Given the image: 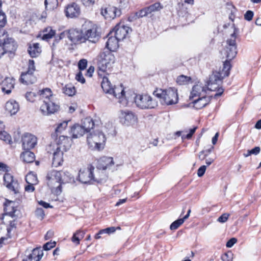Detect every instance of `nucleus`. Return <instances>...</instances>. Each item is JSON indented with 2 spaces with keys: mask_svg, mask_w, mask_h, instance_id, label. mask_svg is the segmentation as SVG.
<instances>
[{
  "mask_svg": "<svg viewBox=\"0 0 261 261\" xmlns=\"http://www.w3.org/2000/svg\"><path fill=\"white\" fill-rule=\"evenodd\" d=\"M223 68L219 71H214L210 76L209 80L206 84V90L210 91H216L217 92L214 95V97L216 98L221 96L223 93L224 90L222 88H219V83H221L223 79L227 76L229 74V70L231 68V65L228 62H224L223 64Z\"/></svg>",
  "mask_w": 261,
  "mask_h": 261,
  "instance_id": "f257e3e1",
  "label": "nucleus"
},
{
  "mask_svg": "<svg viewBox=\"0 0 261 261\" xmlns=\"http://www.w3.org/2000/svg\"><path fill=\"white\" fill-rule=\"evenodd\" d=\"M43 103L40 107V111L43 115H48L57 112L60 108L58 103L55 99L49 88H45L39 91Z\"/></svg>",
  "mask_w": 261,
  "mask_h": 261,
  "instance_id": "f03ea898",
  "label": "nucleus"
},
{
  "mask_svg": "<svg viewBox=\"0 0 261 261\" xmlns=\"http://www.w3.org/2000/svg\"><path fill=\"white\" fill-rule=\"evenodd\" d=\"M72 139L64 135H60L57 141V146L53 153V164L57 167L63 162L64 152L67 151L71 147Z\"/></svg>",
  "mask_w": 261,
  "mask_h": 261,
  "instance_id": "7ed1b4c3",
  "label": "nucleus"
},
{
  "mask_svg": "<svg viewBox=\"0 0 261 261\" xmlns=\"http://www.w3.org/2000/svg\"><path fill=\"white\" fill-rule=\"evenodd\" d=\"M115 61L114 54L110 50H103L98 56V74L103 75V73L108 74V71L112 67Z\"/></svg>",
  "mask_w": 261,
  "mask_h": 261,
  "instance_id": "20e7f679",
  "label": "nucleus"
},
{
  "mask_svg": "<svg viewBox=\"0 0 261 261\" xmlns=\"http://www.w3.org/2000/svg\"><path fill=\"white\" fill-rule=\"evenodd\" d=\"M153 95L160 98L162 104L172 105L178 102V97L177 90L174 88L168 89H156L153 93Z\"/></svg>",
  "mask_w": 261,
  "mask_h": 261,
  "instance_id": "39448f33",
  "label": "nucleus"
},
{
  "mask_svg": "<svg viewBox=\"0 0 261 261\" xmlns=\"http://www.w3.org/2000/svg\"><path fill=\"white\" fill-rule=\"evenodd\" d=\"M106 136L101 130H96L89 134L87 137V143L92 150H100L104 147Z\"/></svg>",
  "mask_w": 261,
  "mask_h": 261,
  "instance_id": "423d86ee",
  "label": "nucleus"
},
{
  "mask_svg": "<svg viewBox=\"0 0 261 261\" xmlns=\"http://www.w3.org/2000/svg\"><path fill=\"white\" fill-rule=\"evenodd\" d=\"M82 31L85 38V41L95 43L100 37L99 33L97 31V27L91 21H85L82 25Z\"/></svg>",
  "mask_w": 261,
  "mask_h": 261,
  "instance_id": "0eeeda50",
  "label": "nucleus"
},
{
  "mask_svg": "<svg viewBox=\"0 0 261 261\" xmlns=\"http://www.w3.org/2000/svg\"><path fill=\"white\" fill-rule=\"evenodd\" d=\"M46 178L50 184H53L55 182L65 184L73 180L71 174L67 171H52L47 174ZM60 187L61 184L57 186V188Z\"/></svg>",
  "mask_w": 261,
  "mask_h": 261,
  "instance_id": "6e6552de",
  "label": "nucleus"
},
{
  "mask_svg": "<svg viewBox=\"0 0 261 261\" xmlns=\"http://www.w3.org/2000/svg\"><path fill=\"white\" fill-rule=\"evenodd\" d=\"M136 106L141 109H151L158 106V101L148 94L137 95L135 98Z\"/></svg>",
  "mask_w": 261,
  "mask_h": 261,
  "instance_id": "1a4fd4ad",
  "label": "nucleus"
},
{
  "mask_svg": "<svg viewBox=\"0 0 261 261\" xmlns=\"http://www.w3.org/2000/svg\"><path fill=\"white\" fill-rule=\"evenodd\" d=\"M67 37L71 42L74 44L85 42V38L82 30L70 29L61 33L59 36V40Z\"/></svg>",
  "mask_w": 261,
  "mask_h": 261,
  "instance_id": "9d476101",
  "label": "nucleus"
},
{
  "mask_svg": "<svg viewBox=\"0 0 261 261\" xmlns=\"http://www.w3.org/2000/svg\"><path fill=\"white\" fill-rule=\"evenodd\" d=\"M236 35L233 33L230 39H227L226 45L224 49V53L226 55L227 60L225 62H228L233 59L237 55V49L236 45Z\"/></svg>",
  "mask_w": 261,
  "mask_h": 261,
  "instance_id": "9b49d317",
  "label": "nucleus"
},
{
  "mask_svg": "<svg viewBox=\"0 0 261 261\" xmlns=\"http://www.w3.org/2000/svg\"><path fill=\"white\" fill-rule=\"evenodd\" d=\"M0 44H2L4 50H5V53L7 52L13 53L15 51L17 45L11 38L8 37V34L5 31L3 33L0 31Z\"/></svg>",
  "mask_w": 261,
  "mask_h": 261,
  "instance_id": "f8f14e48",
  "label": "nucleus"
},
{
  "mask_svg": "<svg viewBox=\"0 0 261 261\" xmlns=\"http://www.w3.org/2000/svg\"><path fill=\"white\" fill-rule=\"evenodd\" d=\"M4 185L9 189L13 191L15 194L19 192V185L17 180L14 179L13 176L9 173H6L4 175Z\"/></svg>",
  "mask_w": 261,
  "mask_h": 261,
  "instance_id": "ddd939ff",
  "label": "nucleus"
},
{
  "mask_svg": "<svg viewBox=\"0 0 261 261\" xmlns=\"http://www.w3.org/2000/svg\"><path fill=\"white\" fill-rule=\"evenodd\" d=\"M100 13L106 19H111L119 16L121 14V12L120 9L115 7L108 6L102 7Z\"/></svg>",
  "mask_w": 261,
  "mask_h": 261,
  "instance_id": "4468645a",
  "label": "nucleus"
},
{
  "mask_svg": "<svg viewBox=\"0 0 261 261\" xmlns=\"http://www.w3.org/2000/svg\"><path fill=\"white\" fill-rule=\"evenodd\" d=\"M131 28L122 24H118L115 26L113 30V35L119 40H123L125 39L130 32Z\"/></svg>",
  "mask_w": 261,
  "mask_h": 261,
  "instance_id": "2eb2a0df",
  "label": "nucleus"
},
{
  "mask_svg": "<svg viewBox=\"0 0 261 261\" xmlns=\"http://www.w3.org/2000/svg\"><path fill=\"white\" fill-rule=\"evenodd\" d=\"M120 122L125 125L135 124L137 118L132 112L128 111H121L119 114Z\"/></svg>",
  "mask_w": 261,
  "mask_h": 261,
  "instance_id": "dca6fc26",
  "label": "nucleus"
},
{
  "mask_svg": "<svg viewBox=\"0 0 261 261\" xmlns=\"http://www.w3.org/2000/svg\"><path fill=\"white\" fill-rule=\"evenodd\" d=\"M21 141L24 150H30L33 148L37 143V138L30 133H25L22 137Z\"/></svg>",
  "mask_w": 261,
  "mask_h": 261,
  "instance_id": "f3484780",
  "label": "nucleus"
},
{
  "mask_svg": "<svg viewBox=\"0 0 261 261\" xmlns=\"http://www.w3.org/2000/svg\"><path fill=\"white\" fill-rule=\"evenodd\" d=\"M94 167L91 166L87 169L81 170L79 174V180L84 184H87L93 181Z\"/></svg>",
  "mask_w": 261,
  "mask_h": 261,
  "instance_id": "a211bd4d",
  "label": "nucleus"
},
{
  "mask_svg": "<svg viewBox=\"0 0 261 261\" xmlns=\"http://www.w3.org/2000/svg\"><path fill=\"white\" fill-rule=\"evenodd\" d=\"M16 203L13 201H8L5 204V211L6 216L12 218H15L18 216L19 211L17 208Z\"/></svg>",
  "mask_w": 261,
  "mask_h": 261,
  "instance_id": "6ab92c4d",
  "label": "nucleus"
},
{
  "mask_svg": "<svg viewBox=\"0 0 261 261\" xmlns=\"http://www.w3.org/2000/svg\"><path fill=\"white\" fill-rule=\"evenodd\" d=\"M65 13L67 17H77L80 14V8L77 4L73 3L66 7Z\"/></svg>",
  "mask_w": 261,
  "mask_h": 261,
  "instance_id": "aec40b11",
  "label": "nucleus"
},
{
  "mask_svg": "<svg viewBox=\"0 0 261 261\" xmlns=\"http://www.w3.org/2000/svg\"><path fill=\"white\" fill-rule=\"evenodd\" d=\"M114 164L112 158L103 156L97 161L96 167L98 169L106 170L113 166Z\"/></svg>",
  "mask_w": 261,
  "mask_h": 261,
  "instance_id": "412c9836",
  "label": "nucleus"
},
{
  "mask_svg": "<svg viewBox=\"0 0 261 261\" xmlns=\"http://www.w3.org/2000/svg\"><path fill=\"white\" fill-rule=\"evenodd\" d=\"M113 32H110L108 35V40L106 42V47L107 48V50H110V51H114L118 47V40L116 37L113 36Z\"/></svg>",
  "mask_w": 261,
  "mask_h": 261,
  "instance_id": "4be33fe9",
  "label": "nucleus"
},
{
  "mask_svg": "<svg viewBox=\"0 0 261 261\" xmlns=\"http://www.w3.org/2000/svg\"><path fill=\"white\" fill-rule=\"evenodd\" d=\"M15 81L13 78L6 77L1 83L2 90L6 94H9L14 88Z\"/></svg>",
  "mask_w": 261,
  "mask_h": 261,
  "instance_id": "5701e85b",
  "label": "nucleus"
},
{
  "mask_svg": "<svg viewBox=\"0 0 261 261\" xmlns=\"http://www.w3.org/2000/svg\"><path fill=\"white\" fill-rule=\"evenodd\" d=\"M93 173V181L98 183H102L106 181L108 176L106 170L98 169L96 167L95 170L94 168Z\"/></svg>",
  "mask_w": 261,
  "mask_h": 261,
  "instance_id": "b1692460",
  "label": "nucleus"
},
{
  "mask_svg": "<svg viewBox=\"0 0 261 261\" xmlns=\"http://www.w3.org/2000/svg\"><path fill=\"white\" fill-rule=\"evenodd\" d=\"M206 89L201 84H196L193 87L192 90L191 92L190 98L193 99L194 97L198 96H205Z\"/></svg>",
  "mask_w": 261,
  "mask_h": 261,
  "instance_id": "393cba45",
  "label": "nucleus"
},
{
  "mask_svg": "<svg viewBox=\"0 0 261 261\" xmlns=\"http://www.w3.org/2000/svg\"><path fill=\"white\" fill-rule=\"evenodd\" d=\"M20 81L25 85L32 84L36 81V77L34 75V72L27 71L21 74Z\"/></svg>",
  "mask_w": 261,
  "mask_h": 261,
  "instance_id": "a878e982",
  "label": "nucleus"
},
{
  "mask_svg": "<svg viewBox=\"0 0 261 261\" xmlns=\"http://www.w3.org/2000/svg\"><path fill=\"white\" fill-rule=\"evenodd\" d=\"M86 132L82 125L75 124L70 128V134L72 138H78L83 136Z\"/></svg>",
  "mask_w": 261,
  "mask_h": 261,
  "instance_id": "bb28decb",
  "label": "nucleus"
},
{
  "mask_svg": "<svg viewBox=\"0 0 261 261\" xmlns=\"http://www.w3.org/2000/svg\"><path fill=\"white\" fill-rule=\"evenodd\" d=\"M211 97L202 96L193 102V107L196 109H200L206 106L211 101Z\"/></svg>",
  "mask_w": 261,
  "mask_h": 261,
  "instance_id": "cd10ccee",
  "label": "nucleus"
},
{
  "mask_svg": "<svg viewBox=\"0 0 261 261\" xmlns=\"http://www.w3.org/2000/svg\"><path fill=\"white\" fill-rule=\"evenodd\" d=\"M107 75H109V74H107L106 73H103V75L99 76L102 79L101 86L103 91L106 93L109 94L110 92L113 91V86L111 85L109 79L106 76Z\"/></svg>",
  "mask_w": 261,
  "mask_h": 261,
  "instance_id": "c85d7f7f",
  "label": "nucleus"
},
{
  "mask_svg": "<svg viewBox=\"0 0 261 261\" xmlns=\"http://www.w3.org/2000/svg\"><path fill=\"white\" fill-rule=\"evenodd\" d=\"M6 110L11 115L16 114L19 110L18 102L14 100H10L6 103Z\"/></svg>",
  "mask_w": 261,
  "mask_h": 261,
  "instance_id": "c756f323",
  "label": "nucleus"
},
{
  "mask_svg": "<svg viewBox=\"0 0 261 261\" xmlns=\"http://www.w3.org/2000/svg\"><path fill=\"white\" fill-rule=\"evenodd\" d=\"M28 52L32 58L38 57L41 52V49L38 43H34L33 45H30L28 48Z\"/></svg>",
  "mask_w": 261,
  "mask_h": 261,
  "instance_id": "7c9ffc66",
  "label": "nucleus"
},
{
  "mask_svg": "<svg viewBox=\"0 0 261 261\" xmlns=\"http://www.w3.org/2000/svg\"><path fill=\"white\" fill-rule=\"evenodd\" d=\"M20 155V158L24 162L31 163L35 160V154L33 152L30 151V150H25Z\"/></svg>",
  "mask_w": 261,
  "mask_h": 261,
  "instance_id": "2f4dec72",
  "label": "nucleus"
},
{
  "mask_svg": "<svg viewBox=\"0 0 261 261\" xmlns=\"http://www.w3.org/2000/svg\"><path fill=\"white\" fill-rule=\"evenodd\" d=\"M109 94L113 95L114 97L117 98H123L124 95V88L122 85L119 87H115L114 88L113 87V91L110 92Z\"/></svg>",
  "mask_w": 261,
  "mask_h": 261,
  "instance_id": "473e14b6",
  "label": "nucleus"
},
{
  "mask_svg": "<svg viewBox=\"0 0 261 261\" xmlns=\"http://www.w3.org/2000/svg\"><path fill=\"white\" fill-rule=\"evenodd\" d=\"M82 126L85 132H88L93 128L94 123L90 117H87L83 120Z\"/></svg>",
  "mask_w": 261,
  "mask_h": 261,
  "instance_id": "72a5a7b5",
  "label": "nucleus"
},
{
  "mask_svg": "<svg viewBox=\"0 0 261 261\" xmlns=\"http://www.w3.org/2000/svg\"><path fill=\"white\" fill-rule=\"evenodd\" d=\"M31 254L34 261H39L43 255V250L40 247L36 248L31 251Z\"/></svg>",
  "mask_w": 261,
  "mask_h": 261,
  "instance_id": "f704fd0d",
  "label": "nucleus"
},
{
  "mask_svg": "<svg viewBox=\"0 0 261 261\" xmlns=\"http://www.w3.org/2000/svg\"><path fill=\"white\" fill-rule=\"evenodd\" d=\"M55 31L53 30V29L51 27H47L43 30V35L42 36V39L43 40L49 39L53 38L55 36Z\"/></svg>",
  "mask_w": 261,
  "mask_h": 261,
  "instance_id": "c9c22d12",
  "label": "nucleus"
},
{
  "mask_svg": "<svg viewBox=\"0 0 261 261\" xmlns=\"http://www.w3.org/2000/svg\"><path fill=\"white\" fill-rule=\"evenodd\" d=\"M75 87L71 84H67L63 88V92L66 95L72 96L75 93Z\"/></svg>",
  "mask_w": 261,
  "mask_h": 261,
  "instance_id": "e433bc0d",
  "label": "nucleus"
},
{
  "mask_svg": "<svg viewBox=\"0 0 261 261\" xmlns=\"http://www.w3.org/2000/svg\"><path fill=\"white\" fill-rule=\"evenodd\" d=\"M25 180L28 184L32 185H37L38 182L36 174L33 172H30L26 175Z\"/></svg>",
  "mask_w": 261,
  "mask_h": 261,
  "instance_id": "4c0bfd02",
  "label": "nucleus"
},
{
  "mask_svg": "<svg viewBox=\"0 0 261 261\" xmlns=\"http://www.w3.org/2000/svg\"><path fill=\"white\" fill-rule=\"evenodd\" d=\"M149 14V13H148V11H147L146 8H145L140 11L136 12L134 16H130L129 17V19H130V21H132L133 19H137L143 17L147 16Z\"/></svg>",
  "mask_w": 261,
  "mask_h": 261,
  "instance_id": "58836bf2",
  "label": "nucleus"
},
{
  "mask_svg": "<svg viewBox=\"0 0 261 261\" xmlns=\"http://www.w3.org/2000/svg\"><path fill=\"white\" fill-rule=\"evenodd\" d=\"M191 80V79L190 76L181 75L177 77L176 82L180 85H183L188 84Z\"/></svg>",
  "mask_w": 261,
  "mask_h": 261,
  "instance_id": "ea45409f",
  "label": "nucleus"
},
{
  "mask_svg": "<svg viewBox=\"0 0 261 261\" xmlns=\"http://www.w3.org/2000/svg\"><path fill=\"white\" fill-rule=\"evenodd\" d=\"M68 122V121H64L58 124L55 131L57 137L60 135L62 132L65 129L67 126Z\"/></svg>",
  "mask_w": 261,
  "mask_h": 261,
  "instance_id": "a19ab883",
  "label": "nucleus"
},
{
  "mask_svg": "<svg viewBox=\"0 0 261 261\" xmlns=\"http://www.w3.org/2000/svg\"><path fill=\"white\" fill-rule=\"evenodd\" d=\"M146 9L148 13L150 14L153 12L160 10V9H161V7L160 3H156L153 5L149 6V7H146Z\"/></svg>",
  "mask_w": 261,
  "mask_h": 261,
  "instance_id": "79ce46f5",
  "label": "nucleus"
},
{
  "mask_svg": "<svg viewBox=\"0 0 261 261\" xmlns=\"http://www.w3.org/2000/svg\"><path fill=\"white\" fill-rule=\"evenodd\" d=\"M16 223L15 222V219H14L13 220H10L9 226L7 227V236L9 238L11 237L10 233L11 231L13 229L16 228Z\"/></svg>",
  "mask_w": 261,
  "mask_h": 261,
  "instance_id": "37998d69",
  "label": "nucleus"
},
{
  "mask_svg": "<svg viewBox=\"0 0 261 261\" xmlns=\"http://www.w3.org/2000/svg\"><path fill=\"white\" fill-rule=\"evenodd\" d=\"M184 223V220L178 219L174 221L170 226L171 230H175L177 229L182 223Z\"/></svg>",
  "mask_w": 261,
  "mask_h": 261,
  "instance_id": "c03bdc74",
  "label": "nucleus"
},
{
  "mask_svg": "<svg viewBox=\"0 0 261 261\" xmlns=\"http://www.w3.org/2000/svg\"><path fill=\"white\" fill-rule=\"evenodd\" d=\"M0 139L5 142H10L11 136L6 131H0Z\"/></svg>",
  "mask_w": 261,
  "mask_h": 261,
  "instance_id": "a18cd8bd",
  "label": "nucleus"
},
{
  "mask_svg": "<svg viewBox=\"0 0 261 261\" xmlns=\"http://www.w3.org/2000/svg\"><path fill=\"white\" fill-rule=\"evenodd\" d=\"M7 23V17L6 15L2 11H0V28H3L5 27Z\"/></svg>",
  "mask_w": 261,
  "mask_h": 261,
  "instance_id": "49530a36",
  "label": "nucleus"
},
{
  "mask_svg": "<svg viewBox=\"0 0 261 261\" xmlns=\"http://www.w3.org/2000/svg\"><path fill=\"white\" fill-rule=\"evenodd\" d=\"M232 256L231 252H227L222 255L221 258L223 261H232Z\"/></svg>",
  "mask_w": 261,
  "mask_h": 261,
  "instance_id": "de8ad7c7",
  "label": "nucleus"
},
{
  "mask_svg": "<svg viewBox=\"0 0 261 261\" xmlns=\"http://www.w3.org/2000/svg\"><path fill=\"white\" fill-rule=\"evenodd\" d=\"M35 215L38 218L42 220L45 216L44 210L42 208H37L35 211Z\"/></svg>",
  "mask_w": 261,
  "mask_h": 261,
  "instance_id": "09e8293b",
  "label": "nucleus"
},
{
  "mask_svg": "<svg viewBox=\"0 0 261 261\" xmlns=\"http://www.w3.org/2000/svg\"><path fill=\"white\" fill-rule=\"evenodd\" d=\"M87 66V61L86 59H81L78 63V67L80 70L85 69Z\"/></svg>",
  "mask_w": 261,
  "mask_h": 261,
  "instance_id": "8fccbe9b",
  "label": "nucleus"
},
{
  "mask_svg": "<svg viewBox=\"0 0 261 261\" xmlns=\"http://www.w3.org/2000/svg\"><path fill=\"white\" fill-rule=\"evenodd\" d=\"M36 68L35 66V62L33 60H29L28 62V71L31 72H34Z\"/></svg>",
  "mask_w": 261,
  "mask_h": 261,
  "instance_id": "3c124183",
  "label": "nucleus"
},
{
  "mask_svg": "<svg viewBox=\"0 0 261 261\" xmlns=\"http://www.w3.org/2000/svg\"><path fill=\"white\" fill-rule=\"evenodd\" d=\"M116 230V227H108L106 229H101L100 230V233H108L110 234L114 232Z\"/></svg>",
  "mask_w": 261,
  "mask_h": 261,
  "instance_id": "603ef678",
  "label": "nucleus"
},
{
  "mask_svg": "<svg viewBox=\"0 0 261 261\" xmlns=\"http://www.w3.org/2000/svg\"><path fill=\"white\" fill-rule=\"evenodd\" d=\"M36 97V94L32 92H28L25 94L26 99L31 102H33L35 100V97Z\"/></svg>",
  "mask_w": 261,
  "mask_h": 261,
  "instance_id": "864d4df0",
  "label": "nucleus"
},
{
  "mask_svg": "<svg viewBox=\"0 0 261 261\" xmlns=\"http://www.w3.org/2000/svg\"><path fill=\"white\" fill-rule=\"evenodd\" d=\"M229 216L230 214L224 213L218 218L217 221L220 223H225L227 221Z\"/></svg>",
  "mask_w": 261,
  "mask_h": 261,
  "instance_id": "5fc2aeb1",
  "label": "nucleus"
},
{
  "mask_svg": "<svg viewBox=\"0 0 261 261\" xmlns=\"http://www.w3.org/2000/svg\"><path fill=\"white\" fill-rule=\"evenodd\" d=\"M32 260L34 259L31 254V251L29 250H27L25 252L24 255L23 257L22 261H32Z\"/></svg>",
  "mask_w": 261,
  "mask_h": 261,
  "instance_id": "6e6d98bb",
  "label": "nucleus"
},
{
  "mask_svg": "<svg viewBox=\"0 0 261 261\" xmlns=\"http://www.w3.org/2000/svg\"><path fill=\"white\" fill-rule=\"evenodd\" d=\"M56 246V242H49L46 243L43 245V249L45 250H49Z\"/></svg>",
  "mask_w": 261,
  "mask_h": 261,
  "instance_id": "4d7b16f0",
  "label": "nucleus"
},
{
  "mask_svg": "<svg viewBox=\"0 0 261 261\" xmlns=\"http://www.w3.org/2000/svg\"><path fill=\"white\" fill-rule=\"evenodd\" d=\"M254 13L251 10L247 11L244 15V18L245 20L250 21L252 19Z\"/></svg>",
  "mask_w": 261,
  "mask_h": 261,
  "instance_id": "13d9d810",
  "label": "nucleus"
},
{
  "mask_svg": "<svg viewBox=\"0 0 261 261\" xmlns=\"http://www.w3.org/2000/svg\"><path fill=\"white\" fill-rule=\"evenodd\" d=\"M75 79L79 82H81L82 84L85 83V79L84 77L83 74L81 71H80L75 76Z\"/></svg>",
  "mask_w": 261,
  "mask_h": 261,
  "instance_id": "bf43d9fd",
  "label": "nucleus"
},
{
  "mask_svg": "<svg viewBox=\"0 0 261 261\" xmlns=\"http://www.w3.org/2000/svg\"><path fill=\"white\" fill-rule=\"evenodd\" d=\"M206 167L205 165L201 166L198 170L197 175L199 177L202 176L206 170Z\"/></svg>",
  "mask_w": 261,
  "mask_h": 261,
  "instance_id": "052dcab7",
  "label": "nucleus"
},
{
  "mask_svg": "<svg viewBox=\"0 0 261 261\" xmlns=\"http://www.w3.org/2000/svg\"><path fill=\"white\" fill-rule=\"evenodd\" d=\"M237 239L232 238L228 240L226 243V246L228 248H231L237 242Z\"/></svg>",
  "mask_w": 261,
  "mask_h": 261,
  "instance_id": "680f3d73",
  "label": "nucleus"
},
{
  "mask_svg": "<svg viewBox=\"0 0 261 261\" xmlns=\"http://www.w3.org/2000/svg\"><path fill=\"white\" fill-rule=\"evenodd\" d=\"M83 5L86 7L92 6L95 3V0H82Z\"/></svg>",
  "mask_w": 261,
  "mask_h": 261,
  "instance_id": "e2e57ef3",
  "label": "nucleus"
},
{
  "mask_svg": "<svg viewBox=\"0 0 261 261\" xmlns=\"http://www.w3.org/2000/svg\"><path fill=\"white\" fill-rule=\"evenodd\" d=\"M34 185L28 184V186H25V190L28 192H32L35 190L34 187Z\"/></svg>",
  "mask_w": 261,
  "mask_h": 261,
  "instance_id": "0e129e2a",
  "label": "nucleus"
},
{
  "mask_svg": "<svg viewBox=\"0 0 261 261\" xmlns=\"http://www.w3.org/2000/svg\"><path fill=\"white\" fill-rule=\"evenodd\" d=\"M80 239L79 238V237H78L76 233H74L72 238V241L75 243L76 245H78L80 244Z\"/></svg>",
  "mask_w": 261,
  "mask_h": 261,
  "instance_id": "69168bd1",
  "label": "nucleus"
},
{
  "mask_svg": "<svg viewBox=\"0 0 261 261\" xmlns=\"http://www.w3.org/2000/svg\"><path fill=\"white\" fill-rule=\"evenodd\" d=\"M260 149L259 147H255L252 149L250 150L251 154H254L257 155L260 152Z\"/></svg>",
  "mask_w": 261,
  "mask_h": 261,
  "instance_id": "338daca9",
  "label": "nucleus"
},
{
  "mask_svg": "<svg viewBox=\"0 0 261 261\" xmlns=\"http://www.w3.org/2000/svg\"><path fill=\"white\" fill-rule=\"evenodd\" d=\"M207 156V154L205 153L204 150H202L199 152V155H198V158H199V160H203L204 159H205L206 158V157Z\"/></svg>",
  "mask_w": 261,
  "mask_h": 261,
  "instance_id": "774afa93",
  "label": "nucleus"
}]
</instances>
